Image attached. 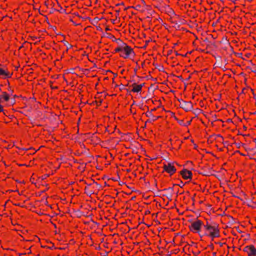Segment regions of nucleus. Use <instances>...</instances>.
Wrapping results in <instances>:
<instances>
[{
	"instance_id": "1",
	"label": "nucleus",
	"mask_w": 256,
	"mask_h": 256,
	"mask_svg": "<svg viewBox=\"0 0 256 256\" xmlns=\"http://www.w3.org/2000/svg\"><path fill=\"white\" fill-rule=\"evenodd\" d=\"M208 231L210 232V236L212 238L220 236L218 225L214 222H212V225H210Z\"/></svg>"
},
{
	"instance_id": "2",
	"label": "nucleus",
	"mask_w": 256,
	"mask_h": 256,
	"mask_svg": "<svg viewBox=\"0 0 256 256\" xmlns=\"http://www.w3.org/2000/svg\"><path fill=\"white\" fill-rule=\"evenodd\" d=\"M123 44L124 48L122 49V52L124 53V55H122V54H120V56L123 57L124 58H126L130 56L132 54H134V52L133 50L128 46L124 42H122Z\"/></svg>"
},
{
	"instance_id": "3",
	"label": "nucleus",
	"mask_w": 256,
	"mask_h": 256,
	"mask_svg": "<svg viewBox=\"0 0 256 256\" xmlns=\"http://www.w3.org/2000/svg\"><path fill=\"white\" fill-rule=\"evenodd\" d=\"M202 226V222L197 220L195 222H192L191 225L189 226V228L191 231L198 232Z\"/></svg>"
},
{
	"instance_id": "4",
	"label": "nucleus",
	"mask_w": 256,
	"mask_h": 256,
	"mask_svg": "<svg viewBox=\"0 0 256 256\" xmlns=\"http://www.w3.org/2000/svg\"><path fill=\"white\" fill-rule=\"evenodd\" d=\"M180 107L183 108L185 111L188 112L192 109L193 106L190 102H186L184 100H182V102L180 104Z\"/></svg>"
},
{
	"instance_id": "5",
	"label": "nucleus",
	"mask_w": 256,
	"mask_h": 256,
	"mask_svg": "<svg viewBox=\"0 0 256 256\" xmlns=\"http://www.w3.org/2000/svg\"><path fill=\"white\" fill-rule=\"evenodd\" d=\"M164 168L165 171L170 175H172L176 171V168L171 163H168L167 164H164Z\"/></svg>"
},
{
	"instance_id": "6",
	"label": "nucleus",
	"mask_w": 256,
	"mask_h": 256,
	"mask_svg": "<svg viewBox=\"0 0 256 256\" xmlns=\"http://www.w3.org/2000/svg\"><path fill=\"white\" fill-rule=\"evenodd\" d=\"M180 174L182 176L183 178L186 180L191 178L192 173L190 171L184 169L180 172Z\"/></svg>"
},
{
	"instance_id": "7",
	"label": "nucleus",
	"mask_w": 256,
	"mask_h": 256,
	"mask_svg": "<svg viewBox=\"0 0 256 256\" xmlns=\"http://www.w3.org/2000/svg\"><path fill=\"white\" fill-rule=\"evenodd\" d=\"M12 75V73L6 71L2 68H0V76H4V78H10Z\"/></svg>"
},
{
	"instance_id": "8",
	"label": "nucleus",
	"mask_w": 256,
	"mask_h": 256,
	"mask_svg": "<svg viewBox=\"0 0 256 256\" xmlns=\"http://www.w3.org/2000/svg\"><path fill=\"white\" fill-rule=\"evenodd\" d=\"M248 256H256V249L253 245L250 246V249L248 252Z\"/></svg>"
},
{
	"instance_id": "9",
	"label": "nucleus",
	"mask_w": 256,
	"mask_h": 256,
	"mask_svg": "<svg viewBox=\"0 0 256 256\" xmlns=\"http://www.w3.org/2000/svg\"><path fill=\"white\" fill-rule=\"evenodd\" d=\"M133 88L132 90V92H138L141 91L142 88L138 85L136 84V82H134L132 84Z\"/></svg>"
},
{
	"instance_id": "10",
	"label": "nucleus",
	"mask_w": 256,
	"mask_h": 256,
	"mask_svg": "<svg viewBox=\"0 0 256 256\" xmlns=\"http://www.w3.org/2000/svg\"><path fill=\"white\" fill-rule=\"evenodd\" d=\"M146 115L148 117H152V120L154 121L156 120L160 116H154L152 115L151 112H148L146 113Z\"/></svg>"
},
{
	"instance_id": "11",
	"label": "nucleus",
	"mask_w": 256,
	"mask_h": 256,
	"mask_svg": "<svg viewBox=\"0 0 256 256\" xmlns=\"http://www.w3.org/2000/svg\"><path fill=\"white\" fill-rule=\"evenodd\" d=\"M110 36V38H112L113 41L116 42L118 44L122 42L120 38H116L114 36L110 35V34H106Z\"/></svg>"
},
{
	"instance_id": "12",
	"label": "nucleus",
	"mask_w": 256,
	"mask_h": 256,
	"mask_svg": "<svg viewBox=\"0 0 256 256\" xmlns=\"http://www.w3.org/2000/svg\"><path fill=\"white\" fill-rule=\"evenodd\" d=\"M120 46L116 48L114 50L115 52H122V49L124 48L123 44L122 43H119Z\"/></svg>"
},
{
	"instance_id": "13",
	"label": "nucleus",
	"mask_w": 256,
	"mask_h": 256,
	"mask_svg": "<svg viewBox=\"0 0 256 256\" xmlns=\"http://www.w3.org/2000/svg\"><path fill=\"white\" fill-rule=\"evenodd\" d=\"M3 98L6 101H8L9 100V96L6 92H2V98Z\"/></svg>"
},
{
	"instance_id": "14",
	"label": "nucleus",
	"mask_w": 256,
	"mask_h": 256,
	"mask_svg": "<svg viewBox=\"0 0 256 256\" xmlns=\"http://www.w3.org/2000/svg\"><path fill=\"white\" fill-rule=\"evenodd\" d=\"M175 119H176L178 120V124L182 126H187V124H185V123H184L183 120H177V118L176 117H175Z\"/></svg>"
},
{
	"instance_id": "15",
	"label": "nucleus",
	"mask_w": 256,
	"mask_h": 256,
	"mask_svg": "<svg viewBox=\"0 0 256 256\" xmlns=\"http://www.w3.org/2000/svg\"><path fill=\"white\" fill-rule=\"evenodd\" d=\"M249 249H250V246H248L244 247L243 250L248 254Z\"/></svg>"
},
{
	"instance_id": "16",
	"label": "nucleus",
	"mask_w": 256,
	"mask_h": 256,
	"mask_svg": "<svg viewBox=\"0 0 256 256\" xmlns=\"http://www.w3.org/2000/svg\"><path fill=\"white\" fill-rule=\"evenodd\" d=\"M64 44L67 46L68 48H70L72 47V46L68 44V42H65Z\"/></svg>"
},
{
	"instance_id": "17",
	"label": "nucleus",
	"mask_w": 256,
	"mask_h": 256,
	"mask_svg": "<svg viewBox=\"0 0 256 256\" xmlns=\"http://www.w3.org/2000/svg\"><path fill=\"white\" fill-rule=\"evenodd\" d=\"M99 20H100V19L98 18H97V17L95 18L93 20L92 24H94V23H97Z\"/></svg>"
},
{
	"instance_id": "18",
	"label": "nucleus",
	"mask_w": 256,
	"mask_h": 256,
	"mask_svg": "<svg viewBox=\"0 0 256 256\" xmlns=\"http://www.w3.org/2000/svg\"><path fill=\"white\" fill-rule=\"evenodd\" d=\"M204 42H206V43L208 44V46H209V45H210V42H209L207 38H205V39L204 40Z\"/></svg>"
},
{
	"instance_id": "19",
	"label": "nucleus",
	"mask_w": 256,
	"mask_h": 256,
	"mask_svg": "<svg viewBox=\"0 0 256 256\" xmlns=\"http://www.w3.org/2000/svg\"><path fill=\"white\" fill-rule=\"evenodd\" d=\"M210 225H204V228L206 230H208V229L210 228Z\"/></svg>"
},
{
	"instance_id": "20",
	"label": "nucleus",
	"mask_w": 256,
	"mask_h": 256,
	"mask_svg": "<svg viewBox=\"0 0 256 256\" xmlns=\"http://www.w3.org/2000/svg\"><path fill=\"white\" fill-rule=\"evenodd\" d=\"M124 86H124V84H120V90H123V89H124Z\"/></svg>"
},
{
	"instance_id": "21",
	"label": "nucleus",
	"mask_w": 256,
	"mask_h": 256,
	"mask_svg": "<svg viewBox=\"0 0 256 256\" xmlns=\"http://www.w3.org/2000/svg\"><path fill=\"white\" fill-rule=\"evenodd\" d=\"M86 193L88 196H90L92 194V192L91 191L86 192Z\"/></svg>"
},
{
	"instance_id": "22",
	"label": "nucleus",
	"mask_w": 256,
	"mask_h": 256,
	"mask_svg": "<svg viewBox=\"0 0 256 256\" xmlns=\"http://www.w3.org/2000/svg\"><path fill=\"white\" fill-rule=\"evenodd\" d=\"M178 186L182 188L184 186V184L182 182H180V184H178Z\"/></svg>"
},
{
	"instance_id": "23",
	"label": "nucleus",
	"mask_w": 256,
	"mask_h": 256,
	"mask_svg": "<svg viewBox=\"0 0 256 256\" xmlns=\"http://www.w3.org/2000/svg\"><path fill=\"white\" fill-rule=\"evenodd\" d=\"M4 111L2 106L0 104V112H2Z\"/></svg>"
},
{
	"instance_id": "24",
	"label": "nucleus",
	"mask_w": 256,
	"mask_h": 256,
	"mask_svg": "<svg viewBox=\"0 0 256 256\" xmlns=\"http://www.w3.org/2000/svg\"><path fill=\"white\" fill-rule=\"evenodd\" d=\"M140 5H137L135 8H136V10H138V8H140ZM132 8H134V7L133 6H132Z\"/></svg>"
},
{
	"instance_id": "25",
	"label": "nucleus",
	"mask_w": 256,
	"mask_h": 256,
	"mask_svg": "<svg viewBox=\"0 0 256 256\" xmlns=\"http://www.w3.org/2000/svg\"><path fill=\"white\" fill-rule=\"evenodd\" d=\"M166 190H171L172 192L173 191V188L172 187H170L168 188H166Z\"/></svg>"
},
{
	"instance_id": "26",
	"label": "nucleus",
	"mask_w": 256,
	"mask_h": 256,
	"mask_svg": "<svg viewBox=\"0 0 256 256\" xmlns=\"http://www.w3.org/2000/svg\"><path fill=\"white\" fill-rule=\"evenodd\" d=\"M191 122V120L188 121L186 123H185V124H187V126L189 124H190Z\"/></svg>"
},
{
	"instance_id": "27",
	"label": "nucleus",
	"mask_w": 256,
	"mask_h": 256,
	"mask_svg": "<svg viewBox=\"0 0 256 256\" xmlns=\"http://www.w3.org/2000/svg\"><path fill=\"white\" fill-rule=\"evenodd\" d=\"M144 85V83L142 84H140L138 85L142 88V87Z\"/></svg>"
},
{
	"instance_id": "28",
	"label": "nucleus",
	"mask_w": 256,
	"mask_h": 256,
	"mask_svg": "<svg viewBox=\"0 0 256 256\" xmlns=\"http://www.w3.org/2000/svg\"><path fill=\"white\" fill-rule=\"evenodd\" d=\"M180 79L182 81H184L183 78H182V76H178Z\"/></svg>"
},
{
	"instance_id": "29",
	"label": "nucleus",
	"mask_w": 256,
	"mask_h": 256,
	"mask_svg": "<svg viewBox=\"0 0 256 256\" xmlns=\"http://www.w3.org/2000/svg\"><path fill=\"white\" fill-rule=\"evenodd\" d=\"M166 197L168 198H170L172 197V194H170V196H168V195H166Z\"/></svg>"
},
{
	"instance_id": "30",
	"label": "nucleus",
	"mask_w": 256,
	"mask_h": 256,
	"mask_svg": "<svg viewBox=\"0 0 256 256\" xmlns=\"http://www.w3.org/2000/svg\"><path fill=\"white\" fill-rule=\"evenodd\" d=\"M209 246L212 249L214 248V246L212 244L210 245Z\"/></svg>"
},
{
	"instance_id": "31",
	"label": "nucleus",
	"mask_w": 256,
	"mask_h": 256,
	"mask_svg": "<svg viewBox=\"0 0 256 256\" xmlns=\"http://www.w3.org/2000/svg\"><path fill=\"white\" fill-rule=\"evenodd\" d=\"M242 54L241 53H237L236 54V55L238 56H241Z\"/></svg>"
},
{
	"instance_id": "32",
	"label": "nucleus",
	"mask_w": 256,
	"mask_h": 256,
	"mask_svg": "<svg viewBox=\"0 0 256 256\" xmlns=\"http://www.w3.org/2000/svg\"><path fill=\"white\" fill-rule=\"evenodd\" d=\"M152 120H148L146 121V122H152Z\"/></svg>"
},
{
	"instance_id": "33",
	"label": "nucleus",
	"mask_w": 256,
	"mask_h": 256,
	"mask_svg": "<svg viewBox=\"0 0 256 256\" xmlns=\"http://www.w3.org/2000/svg\"><path fill=\"white\" fill-rule=\"evenodd\" d=\"M84 190H85L86 192H88V187H86Z\"/></svg>"
},
{
	"instance_id": "34",
	"label": "nucleus",
	"mask_w": 256,
	"mask_h": 256,
	"mask_svg": "<svg viewBox=\"0 0 256 256\" xmlns=\"http://www.w3.org/2000/svg\"><path fill=\"white\" fill-rule=\"evenodd\" d=\"M197 147H198V146L196 144H194V148L196 149L197 148Z\"/></svg>"
},
{
	"instance_id": "35",
	"label": "nucleus",
	"mask_w": 256,
	"mask_h": 256,
	"mask_svg": "<svg viewBox=\"0 0 256 256\" xmlns=\"http://www.w3.org/2000/svg\"><path fill=\"white\" fill-rule=\"evenodd\" d=\"M206 225H212V223L211 224H209L208 222H207L206 224Z\"/></svg>"
},
{
	"instance_id": "36",
	"label": "nucleus",
	"mask_w": 256,
	"mask_h": 256,
	"mask_svg": "<svg viewBox=\"0 0 256 256\" xmlns=\"http://www.w3.org/2000/svg\"><path fill=\"white\" fill-rule=\"evenodd\" d=\"M175 54L176 55H179L180 54L178 53L177 52H175Z\"/></svg>"
},
{
	"instance_id": "37",
	"label": "nucleus",
	"mask_w": 256,
	"mask_h": 256,
	"mask_svg": "<svg viewBox=\"0 0 256 256\" xmlns=\"http://www.w3.org/2000/svg\"><path fill=\"white\" fill-rule=\"evenodd\" d=\"M122 4H124L123 3H121V4H118L117 6L122 5Z\"/></svg>"
},
{
	"instance_id": "38",
	"label": "nucleus",
	"mask_w": 256,
	"mask_h": 256,
	"mask_svg": "<svg viewBox=\"0 0 256 256\" xmlns=\"http://www.w3.org/2000/svg\"><path fill=\"white\" fill-rule=\"evenodd\" d=\"M106 30H110V29L108 28H106Z\"/></svg>"
},
{
	"instance_id": "39",
	"label": "nucleus",
	"mask_w": 256,
	"mask_h": 256,
	"mask_svg": "<svg viewBox=\"0 0 256 256\" xmlns=\"http://www.w3.org/2000/svg\"><path fill=\"white\" fill-rule=\"evenodd\" d=\"M2 102V96H0V103L1 102Z\"/></svg>"
},
{
	"instance_id": "40",
	"label": "nucleus",
	"mask_w": 256,
	"mask_h": 256,
	"mask_svg": "<svg viewBox=\"0 0 256 256\" xmlns=\"http://www.w3.org/2000/svg\"><path fill=\"white\" fill-rule=\"evenodd\" d=\"M244 128L245 130H246V126H244Z\"/></svg>"
},
{
	"instance_id": "41",
	"label": "nucleus",
	"mask_w": 256,
	"mask_h": 256,
	"mask_svg": "<svg viewBox=\"0 0 256 256\" xmlns=\"http://www.w3.org/2000/svg\"><path fill=\"white\" fill-rule=\"evenodd\" d=\"M76 212L78 213H80H80H81V212L79 210H78Z\"/></svg>"
},
{
	"instance_id": "42",
	"label": "nucleus",
	"mask_w": 256,
	"mask_h": 256,
	"mask_svg": "<svg viewBox=\"0 0 256 256\" xmlns=\"http://www.w3.org/2000/svg\"><path fill=\"white\" fill-rule=\"evenodd\" d=\"M190 78V76H189L188 78H186V80H188Z\"/></svg>"
},
{
	"instance_id": "43",
	"label": "nucleus",
	"mask_w": 256,
	"mask_h": 256,
	"mask_svg": "<svg viewBox=\"0 0 256 256\" xmlns=\"http://www.w3.org/2000/svg\"><path fill=\"white\" fill-rule=\"evenodd\" d=\"M197 110H198L199 112H201L202 110L200 109H198Z\"/></svg>"
},
{
	"instance_id": "44",
	"label": "nucleus",
	"mask_w": 256,
	"mask_h": 256,
	"mask_svg": "<svg viewBox=\"0 0 256 256\" xmlns=\"http://www.w3.org/2000/svg\"><path fill=\"white\" fill-rule=\"evenodd\" d=\"M150 211H147V212H146V214H150Z\"/></svg>"
},
{
	"instance_id": "45",
	"label": "nucleus",
	"mask_w": 256,
	"mask_h": 256,
	"mask_svg": "<svg viewBox=\"0 0 256 256\" xmlns=\"http://www.w3.org/2000/svg\"><path fill=\"white\" fill-rule=\"evenodd\" d=\"M120 54H122V55H124V52H121Z\"/></svg>"
},
{
	"instance_id": "46",
	"label": "nucleus",
	"mask_w": 256,
	"mask_h": 256,
	"mask_svg": "<svg viewBox=\"0 0 256 256\" xmlns=\"http://www.w3.org/2000/svg\"><path fill=\"white\" fill-rule=\"evenodd\" d=\"M112 180H114V181H116L117 180L116 179H115V178H112Z\"/></svg>"
},
{
	"instance_id": "47",
	"label": "nucleus",
	"mask_w": 256,
	"mask_h": 256,
	"mask_svg": "<svg viewBox=\"0 0 256 256\" xmlns=\"http://www.w3.org/2000/svg\"><path fill=\"white\" fill-rule=\"evenodd\" d=\"M182 100H180V99H179V100H178L180 102V103L182 102Z\"/></svg>"
},
{
	"instance_id": "48",
	"label": "nucleus",
	"mask_w": 256,
	"mask_h": 256,
	"mask_svg": "<svg viewBox=\"0 0 256 256\" xmlns=\"http://www.w3.org/2000/svg\"><path fill=\"white\" fill-rule=\"evenodd\" d=\"M236 145H238V147H240V144H236Z\"/></svg>"
},
{
	"instance_id": "49",
	"label": "nucleus",
	"mask_w": 256,
	"mask_h": 256,
	"mask_svg": "<svg viewBox=\"0 0 256 256\" xmlns=\"http://www.w3.org/2000/svg\"><path fill=\"white\" fill-rule=\"evenodd\" d=\"M124 72V70H122L121 73L122 74Z\"/></svg>"
},
{
	"instance_id": "50",
	"label": "nucleus",
	"mask_w": 256,
	"mask_h": 256,
	"mask_svg": "<svg viewBox=\"0 0 256 256\" xmlns=\"http://www.w3.org/2000/svg\"><path fill=\"white\" fill-rule=\"evenodd\" d=\"M163 190L166 191V190H166V188H165V189Z\"/></svg>"
},
{
	"instance_id": "51",
	"label": "nucleus",
	"mask_w": 256,
	"mask_h": 256,
	"mask_svg": "<svg viewBox=\"0 0 256 256\" xmlns=\"http://www.w3.org/2000/svg\"><path fill=\"white\" fill-rule=\"evenodd\" d=\"M161 68H162V67H161V68H160L159 70H162Z\"/></svg>"
},
{
	"instance_id": "52",
	"label": "nucleus",
	"mask_w": 256,
	"mask_h": 256,
	"mask_svg": "<svg viewBox=\"0 0 256 256\" xmlns=\"http://www.w3.org/2000/svg\"><path fill=\"white\" fill-rule=\"evenodd\" d=\"M161 68H162V67H161V68H160L159 70H162Z\"/></svg>"
},
{
	"instance_id": "53",
	"label": "nucleus",
	"mask_w": 256,
	"mask_h": 256,
	"mask_svg": "<svg viewBox=\"0 0 256 256\" xmlns=\"http://www.w3.org/2000/svg\"><path fill=\"white\" fill-rule=\"evenodd\" d=\"M216 254V252H214V253L213 254V256H215Z\"/></svg>"
},
{
	"instance_id": "54",
	"label": "nucleus",
	"mask_w": 256,
	"mask_h": 256,
	"mask_svg": "<svg viewBox=\"0 0 256 256\" xmlns=\"http://www.w3.org/2000/svg\"><path fill=\"white\" fill-rule=\"evenodd\" d=\"M218 136L222 137V136L220 135V134H218Z\"/></svg>"
},
{
	"instance_id": "55",
	"label": "nucleus",
	"mask_w": 256,
	"mask_h": 256,
	"mask_svg": "<svg viewBox=\"0 0 256 256\" xmlns=\"http://www.w3.org/2000/svg\"><path fill=\"white\" fill-rule=\"evenodd\" d=\"M130 8V7L126 8H125V10H127L128 8Z\"/></svg>"
},
{
	"instance_id": "56",
	"label": "nucleus",
	"mask_w": 256,
	"mask_h": 256,
	"mask_svg": "<svg viewBox=\"0 0 256 256\" xmlns=\"http://www.w3.org/2000/svg\"><path fill=\"white\" fill-rule=\"evenodd\" d=\"M253 114H256V111L254 112Z\"/></svg>"
},
{
	"instance_id": "57",
	"label": "nucleus",
	"mask_w": 256,
	"mask_h": 256,
	"mask_svg": "<svg viewBox=\"0 0 256 256\" xmlns=\"http://www.w3.org/2000/svg\"><path fill=\"white\" fill-rule=\"evenodd\" d=\"M204 175H206V172H204V174H203Z\"/></svg>"
},
{
	"instance_id": "58",
	"label": "nucleus",
	"mask_w": 256,
	"mask_h": 256,
	"mask_svg": "<svg viewBox=\"0 0 256 256\" xmlns=\"http://www.w3.org/2000/svg\"><path fill=\"white\" fill-rule=\"evenodd\" d=\"M204 175H206V172H204V174H203Z\"/></svg>"
},
{
	"instance_id": "59",
	"label": "nucleus",
	"mask_w": 256,
	"mask_h": 256,
	"mask_svg": "<svg viewBox=\"0 0 256 256\" xmlns=\"http://www.w3.org/2000/svg\"><path fill=\"white\" fill-rule=\"evenodd\" d=\"M254 142L256 143V138L254 140Z\"/></svg>"
},
{
	"instance_id": "60",
	"label": "nucleus",
	"mask_w": 256,
	"mask_h": 256,
	"mask_svg": "<svg viewBox=\"0 0 256 256\" xmlns=\"http://www.w3.org/2000/svg\"><path fill=\"white\" fill-rule=\"evenodd\" d=\"M149 42H150V40L146 41V44H148Z\"/></svg>"
},
{
	"instance_id": "61",
	"label": "nucleus",
	"mask_w": 256,
	"mask_h": 256,
	"mask_svg": "<svg viewBox=\"0 0 256 256\" xmlns=\"http://www.w3.org/2000/svg\"><path fill=\"white\" fill-rule=\"evenodd\" d=\"M228 120V122H230H230H232V120H230V119H229V120Z\"/></svg>"
},
{
	"instance_id": "62",
	"label": "nucleus",
	"mask_w": 256,
	"mask_h": 256,
	"mask_svg": "<svg viewBox=\"0 0 256 256\" xmlns=\"http://www.w3.org/2000/svg\"><path fill=\"white\" fill-rule=\"evenodd\" d=\"M200 237H202V235H201L200 234Z\"/></svg>"
},
{
	"instance_id": "63",
	"label": "nucleus",
	"mask_w": 256,
	"mask_h": 256,
	"mask_svg": "<svg viewBox=\"0 0 256 256\" xmlns=\"http://www.w3.org/2000/svg\"><path fill=\"white\" fill-rule=\"evenodd\" d=\"M194 242H192V244H191V245H192V244H194Z\"/></svg>"
},
{
	"instance_id": "64",
	"label": "nucleus",
	"mask_w": 256,
	"mask_h": 256,
	"mask_svg": "<svg viewBox=\"0 0 256 256\" xmlns=\"http://www.w3.org/2000/svg\"><path fill=\"white\" fill-rule=\"evenodd\" d=\"M242 145L243 146H245V144H242Z\"/></svg>"
}]
</instances>
